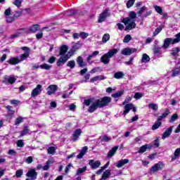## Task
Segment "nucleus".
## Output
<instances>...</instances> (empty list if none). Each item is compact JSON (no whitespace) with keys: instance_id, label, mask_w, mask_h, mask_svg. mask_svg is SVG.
Here are the masks:
<instances>
[{"instance_id":"1","label":"nucleus","mask_w":180,"mask_h":180,"mask_svg":"<svg viewBox=\"0 0 180 180\" xmlns=\"http://www.w3.org/2000/svg\"><path fill=\"white\" fill-rule=\"evenodd\" d=\"M112 102V98L109 96H104L103 98L95 100L94 98H91L89 99H85L84 104L86 106H89L88 112L89 113H94L96 109H101V108H105V106H109V103Z\"/></svg>"},{"instance_id":"2","label":"nucleus","mask_w":180,"mask_h":180,"mask_svg":"<svg viewBox=\"0 0 180 180\" xmlns=\"http://www.w3.org/2000/svg\"><path fill=\"white\" fill-rule=\"evenodd\" d=\"M129 16V17L123 18L122 20V23L126 26L124 30H131L136 28V22H134V19L137 18V14H136L134 11H131Z\"/></svg>"},{"instance_id":"3","label":"nucleus","mask_w":180,"mask_h":180,"mask_svg":"<svg viewBox=\"0 0 180 180\" xmlns=\"http://www.w3.org/2000/svg\"><path fill=\"white\" fill-rule=\"evenodd\" d=\"M119 50L117 49H110L108 53L103 55L101 58V61L103 64L108 65L110 63V58L115 54H117Z\"/></svg>"},{"instance_id":"4","label":"nucleus","mask_w":180,"mask_h":180,"mask_svg":"<svg viewBox=\"0 0 180 180\" xmlns=\"http://www.w3.org/2000/svg\"><path fill=\"white\" fill-rule=\"evenodd\" d=\"M74 53H75V51H72V49H71V50L67 54L60 57V58L56 62V65L58 67H61V65L65 64L67 61H68L69 58L74 56Z\"/></svg>"},{"instance_id":"5","label":"nucleus","mask_w":180,"mask_h":180,"mask_svg":"<svg viewBox=\"0 0 180 180\" xmlns=\"http://www.w3.org/2000/svg\"><path fill=\"white\" fill-rule=\"evenodd\" d=\"M175 39L172 38H166L164 40V44L162 45V49L165 50L169 47V44H176V43H179L180 41V34H177L175 35Z\"/></svg>"},{"instance_id":"6","label":"nucleus","mask_w":180,"mask_h":180,"mask_svg":"<svg viewBox=\"0 0 180 180\" xmlns=\"http://www.w3.org/2000/svg\"><path fill=\"white\" fill-rule=\"evenodd\" d=\"M165 165L162 162H159L158 163L155 164L150 169L149 174H155L158 171H161L165 168Z\"/></svg>"},{"instance_id":"7","label":"nucleus","mask_w":180,"mask_h":180,"mask_svg":"<svg viewBox=\"0 0 180 180\" xmlns=\"http://www.w3.org/2000/svg\"><path fill=\"white\" fill-rule=\"evenodd\" d=\"M54 162L55 161L53 160V159H49L44 166L41 165H37V169H43V171H49V169H50V165L54 164Z\"/></svg>"},{"instance_id":"8","label":"nucleus","mask_w":180,"mask_h":180,"mask_svg":"<svg viewBox=\"0 0 180 180\" xmlns=\"http://www.w3.org/2000/svg\"><path fill=\"white\" fill-rule=\"evenodd\" d=\"M21 50L25 53L20 56V63H21V61H25V60L30 56V48L27 46H22L21 47Z\"/></svg>"},{"instance_id":"9","label":"nucleus","mask_w":180,"mask_h":180,"mask_svg":"<svg viewBox=\"0 0 180 180\" xmlns=\"http://www.w3.org/2000/svg\"><path fill=\"white\" fill-rule=\"evenodd\" d=\"M130 110H132V112H136L137 108H136L134 104L133 103L125 104V105L124 106V111L122 115H124V116H126V115H127V113H129Z\"/></svg>"},{"instance_id":"10","label":"nucleus","mask_w":180,"mask_h":180,"mask_svg":"<svg viewBox=\"0 0 180 180\" xmlns=\"http://www.w3.org/2000/svg\"><path fill=\"white\" fill-rule=\"evenodd\" d=\"M110 16V13H109V9H105L98 16V23H102V22H105L107 18Z\"/></svg>"},{"instance_id":"11","label":"nucleus","mask_w":180,"mask_h":180,"mask_svg":"<svg viewBox=\"0 0 180 180\" xmlns=\"http://www.w3.org/2000/svg\"><path fill=\"white\" fill-rule=\"evenodd\" d=\"M16 82V77L14 75H6L4 77L3 84L13 85Z\"/></svg>"},{"instance_id":"12","label":"nucleus","mask_w":180,"mask_h":180,"mask_svg":"<svg viewBox=\"0 0 180 180\" xmlns=\"http://www.w3.org/2000/svg\"><path fill=\"white\" fill-rule=\"evenodd\" d=\"M137 51V49L136 48H124V49L122 50L121 53L122 56H131L133 53H136Z\"/></svg>"},{"instance_id":"13","label":"nucleus","mask_w":180,"mask_h":180,"mask_svg":"<svg viewBox=\"0 0 180 180\" xmlns=\"http://www.w3.org/2000/svg\"><path fill=\"white\" fill-rule=\"evenodd\" d=\"M26 176L27 178H30L31 180L37 179V172H36V169H30L26 174Z\"/></svg>"},{"instance_id":"14","label":"nucleus","mask_w":180,"mask_h":180,"mask_svg":"<svg viewBox=\"0 0 180 180\" xmlns=\"http://www.w3.org/2000/svg\"><path fill=\"white\" fill-rule=\"evenodd\" d=\"M41 88L42 86L41 84H38L37 86V88H34L32 93H31V96L32 98H36V96H37L38 95H40V94H41Z\"/></svg>"},{"instance_id":"15","label":"nucleus","mask_w":180,"mask_h":180,"mask_svg":"<svg viewBox=\"0 0 180 180\" xmlns=\"http://www.w3.org/2000/svg\"><path fill=\"white\" fill-rule=\"evenodd\" d=\"M79 154L77 155V160H81L84 158V155H86L88 153V146L83 147L81 150H79Z\"/></svg>"},{"instance_id":"16","label":"nucleus","mask_w":180,"mask_h":180,"mask_svg":"<svg viewBox=\"0 0 180 180\" xmlns=\"http://www.w3.org/2000/svg\"><path fill=\"white\" fill-rule=\"evenodd\" d=\"M89 165H90L92 169H96V168L101 167V162L99 160H91L89 162Z\"/></svg>"},{"instance_id":"17","label":"nucleus","mask_w":180,"mask_h":180,"mask_svg":"<svg viewBox=\"0 0 180 180\" xmlns=\"http://www.w3.org/2000/svg\"><path fill=\"white\" fill-rule=\"evenodd\" d=\"M58 89V86L56 84H51L49 86L47 89V95H53V94H56V91Z\"/></svg>"},{"instance_id":"18","label":"nucleus","mask_w":180,"mask_h":180,"mask_svg":"<svg viewBox=\"0 0 180 180\" xmlns=\"http://www.w3.org/2000/svg\"><path fill=\"white\" fill-rule=\"evenodd\" d=\"M82 134V130L81 129H77L75 131L72 136V139L73 141H77L78 139L79 138V136Z\"/></svg>"},{"instance_id":"19","label":"nucleus","mask_w":180,"mask_h":180,"mask_svg":"<svg viewBox=\"0 0 180 180\" xmlns=\"http://www.w3.org/2000/svg\"><path fill=\"white\" fill-rule=\"evenodd\" d=\"M172 133V127H170L167 128L165 131L162 135V140H165V139H167V137H169L171 136V134Z\"/></svg>"},{"instance_id":"20","label":"nucleus","mask_w":180,"mask_h":180,"mask_svg":"<svg viewBox=\"0 0 180 180\" xmlns=\"http://www.w3.org/2000/svg\"><path fill=\"white\" fill-rule=\"evenodd\" d=\"M11 8H8L6 9V11L4 12V15L6 18V21L8 23H11V22H13V20H15L14 18L9 17V15H11Z\"/></svg>"},{"instance_id":"21","label":"nucleus","mask_w":180,"mask_h":180,"mask_svg":"<svg viewBox=\"0 0 180 180\" xmlns=\"http://www.w3.org/2000/svg\"><path fill=\"white\" fill-rule=\"evenodd\" d=\"M68 51V46L67 45H62L59 49V56H65V53Z\"/></svg>"},{"instance_id":"22","label":"nucleus","mask_w":180,"mask_h":180,"mask_svg":"<svg viewBox=\"0 0 180 180\" xmlns=\"http://www.w3.org/2000/svg\"><path fill=\"white\" fill-rule=\"evenodd\" d=\"M129 159L121 160L117 162L116 167L122 168V167H123V165H126V164H129Z\"/></svg>"},{"instance_id":"23","label":"nucleus","mask_w":180,"mask_h":180,"mask_svg":"<svg viewBox=\"0 0 180 180\" xmlns=\"http://www.w3.org/2000/svg\"><path fill=\"white\" fill-rule=\"evenodd\" d=\"M119 148V146H114L108 153V155L107 156L109 158H112V157H113L115 155V154H116V152L117 151Z\"/></svg>"},{"instance_id":"24","label":"nucleus","mask_w":180,"mask_h":180,"mask_svg":"<svg viewBox=\"0 0 180 180\" xmlns=\"http://www.w3.org/2000/svg\"><path fill=\"white\" fill-rule=\"evenodd\" d=\"M77 63L78 64L79 67L81 68H84V67H86V63L84 62V58L82 57L79 56L77 58Z\"/></svg>"},{"instance_id":"25","label":"nucleus","mask_w":180,"mask_h":180,"mask_svg":"<svg viewBox=\"0 0 180 180\" xmlns=\"http://www.w3.org/2000/svg\"><path fill=\"white\" fill-rule=\"evenodd\" d=\"M7 63L11 65H16V64H19V63H20V60H19V58H11L7 61Z\"/></svg>"},{"instance_id":"26","label":"nucleus","mask_w":180,"mask_h":180,"mask_svg":"<svg viewBox=\"0 0 180 180\" xmlns=\"http://www.w3.org/2000/svg\"><path fill=\"white\" fill-rule=\"evenodd\" d=\"M39 30H40V25L39 24L33 25L30 28V32H31V33H36V32H39Z\"/></svg>"},{"instance_id":"27","label":"nucleus","mask_w":180,"mask_h":180,"mask_svg":"<svg viewBox=\"0 0 180 180\" xmlns=\"http://www.w3.org/2000/svg\"><path fill=\"white\" fill-rule=\"evenodd\" d=\"M180 74V67H175L172 70V77H178Z\"/></svg>"},{"instance_id":"28","label":"nucleus","mask_w":180,"mask_h":180,"mask_svg":"<svg viewBox=\"0 0 180 180\" xmlns=\"http://www.w3.org/2000/svg\"><path fill=\"white\" fill-rule=\"evenodd\" d=\"M106 77H105L103 75H98V76H96L94 77H92L90 81L91 82H96V81H102L103 79H105Z\"/></svg>"},{"instance_id":"29","label":"nucleus","mask_w":180,"mask_h":180,"mask_svg":"<svg viewBox=\"0 0 180 180\" xmlns=\"http://www.w3.org/2000/svg\"><path fill=\"white\" fill-rule=\"evenodd\" d=\"M169 115V110L168 108L166 109L165 112L164 113L162 114V115H160L158 120L159 122H161V120H162V119H165V117H167V116H168Z\"/></svg>"},{"instance_id":"30","label":"nucleus","mask_w":180,"mask_h":180,"mask_svg":"<svg viewBox=\"0 0 180 180\" xmlns=\"http://www.w3.org/2000/svg\"><path fill=\"white\" fill-rule=\"evenodd\" d=\"M180 157V148H178L174 151V156L172 157V161H175L176 158H179Z\"/></svg>"},{"instance_id":"31","label":"nucleus","mask_w":180,"mask_h":180,"mask_svg":"<svg viewBox=\"0 0 180 180\" xmlns=\"http://www.w3.org/2000/svg\"><path fill=\"white\" fill-rule=\"evenodd\" d=\"M123 77H124V73H123V72L120 71L114 74V78H115V79H122Z\"/></svg>"},{"instance_id":"32","label":"nucleus","mask_w":180,"mask_h":180,"mask_svg":"<svg viewBox=\"0 0 180 180\" xmlns=\"http://www.w3.org/2000/svg\"><path fill=\"white\" fill-rule=\"evenodd\" d=\"M77 13V11L75 9H70L65 11L64 15L65 16H72V15H75Z\"/></svg>"},{"instance_id":"33","label":"nucleus","mask_w":180,"mask_h":180,"mask_svg":"<svg viewBox=\"0 0 180 180\" xmlns=\"http://www.w3.org/2000/svg\"><path fill=\"white\" fill-rule=\"evenodd\" d=\"M141 63H150V56L147 53H143L141 58Z\"/></svg>"},{"instance_id":"34","label":"nucleus","mask_w":180,"mask_h":180,"mask_svg":"<svg viewBox=\"0 0 180 180\" xmlns=\"http://www.w3.org/2000/svg\"><path fill=\"white\" fill-rule=\"evenodd\" d=\"M29 131H30L29 127L27 126L24 127L23 130L20 131V137H23V136H26V134H28Z\"/></svg>"},{"instance_id":"35","label":"nucleus","mask_w":180,"mask_h":180,"mask_svg":"<svg viewBox=\"0 0 180 180\" xmlns=\"http://www.w3.org/2000/svg\"><path fill=\"white\" fill-rule=\"evenodd\" d=\"M23 30H25V29H20L18 32H15V34L11 36V39H15V37H19L20 34L23 33Z\"/></svg>"},{"instance_id":"36","label":"nucleus","mask_w":180,"mask_h":180,"mask_svg":"<svg viewBox=\"0 0 180 180\" xmlns=\"http://www.w3.org/2000/svg\"><path fill=\"white\" fill-rule=\"evenodd\" d=\"M57 148L54 146H51L47 148V153L48 154H51V155H54L56 154V150Z\"/></svg>"},{"instance_id":"37","label":"nucleus","mask_w":180,"mask_h":180,"mask_svg":"<svg viewBox=\"0 0 180 180\" xmlns=\"http://www.w3.org/2000/svg\"><path fill=\"white\" fill-rule=\"evenodd\" d=\"M180 51V49L179 47L173 48L171 52V55L174 57H176Z\"/></svg>"},{"instance_id":"38","label":"nucleus","mask_w":180,"mask_h":180,"mask_svg":"<svg viewBox=\"0 0 180 180\" xmlns=\"http://www.w3.org/2000/svg\"><path fill=\"white\" fill-rule=\"evenodd\" d=\"M109 176H110V170L107 169L103 172L102 175V179L106 180L108 178H109Z\"/></svg>"},{"instance_id":"39","label":"nucleus","mask_w":180,"mask_h":180,"mask_svg":"<svg viewBox=\"0 0 180 180\" xmlns=\"http://www.w3.org/2000/svg\"><path fill=\"white\" fill-rule=\"evenodd\" d=\"M123 94H124L123 90H121V91H117V92L115 93V94H112L111 95V96H112V98H115L116 99L117 98H120V96H122V95H123Z\"/></svg>"},{"instance_id":"40","label":"nucleus","mask_w":180,"mask_h":180,"mask_svg":"<svg viewBox=\"0 0 180 180\" xmlns=\"http://www.w3.org/2000/svg\"><path fill=\"white\" fill-rule=\"evenodd\" d=\"M162 124V122L161 121H159L158 119V122H155L153 126H152V130H157Z\"/></svg>"},{"instance_id":"41","label":"nucleus","mask_w":180,"mask_h":180,"mask_svg":"<svg viewBox=\"0 0 180 180\" xmlns=\"http://www.w3.org/2000/svg\"><path fill=\"white\" fill-rule=\"evenodd\" d=\"M148 148V144L143 145L139 148V150H138V153H146V151H147Z\"/></svg>"},{"instance_id":"42","label":"nucleus","mask_w":180,"mask_h":180,"mask_svg":"<svg viewBox=\"0 0 180 180\" xmlns=\"http://www.w3.org/2000/svg\"><path fill=\"white\" fill-rule=\"evenodd\" d=\"M100 139H101V141H104L105 143H108V141H110V140H112V138H110V136H108V135L101 136Z\"/></svg>"},{"instance_id":"43","label":"nucleus","mask_w":180,"mask_h":180,"mask_svg":"<svg viewBox=\"0 0 180 180\" xmlns=\"http://www.w3.org/2000/svg\"><path fill=\"white\" fill-rule=\"evenodd\" d=\"M110 39V35L109 34H105L103 36L102 41L103 43H106L107 41H109Z\"/></svg>"},{"instance_id":"44","label":"nucleus","mask_w":180,"mask_h":180,"mask_svg":"<svg viewBox=\"0 0 180 180\" xmlns=\"http://www.w3.org/2000/svg\"><path fill=\"white\" fill-rule=\"evenodd\" d=\"M148 108L149 109H152L153 110H158V105L155 103H149Z\"/></svg>"},{"instance_id":"45","label":"nucleus","mask_w":180,"mask_h":180,"mask_svg":"<svg viewBox=\"0 0 180 180\" xmlns=\"http://www.w3.org/2000/svg\"><path fill=\"white\" fill-rule=\"evenodd\" d=\"M155 11L159 13V15H162V8L160 6H153Z\"/></svg>"},{"instance_id":"46","label":"nucleus","mask_w":180,"mask_h":180,"mask_svg":"<svg viewBox=\"0 0 180 180\" xmlns=\"http://www.w3.org/2000/svg\"><path fill=\"white\" fill-rule=\"evenodd\" d=\"M162 30V27L160 26L158 28L155 29V30L153 32V37H155L159 33H161Z\"/></svg>"},{"instance_id":"47","label":"nucleus","mask_w":180,"mask_h":180,"mask_svg":"<svg viewBox=\"0 0 180 180\" xmlns=\"http://www.w3.org/2000/svg\"><path fill=\"white\" fill-rule=\"evenodd\" d=\"M86 171V166L84 167L83 168H79L77 171V175H81V174H84Z\"/></svg>"},{"instance_id":"48","label":"nucleus","mask_w":180,"mask_h":180,"mask_svg":"<svg viewBox=\"0 0 180 180\" xmlns=\"http://www.w3.org/2000/svg\"><path fill=\"white\" fill-rule=\"evenodd\" d=\"M40 68L41 70H51V65H49L47 63L42 64L39 65Z\"/></svg>"},{"instance_id":"49","label":"nucleus","mask_w":180,"mask_h":180,"mask_svg":"<svg viewBox=\"0 0 180 180\" xmlns=\"http://www.w3.org/2000/svg\"><path fill=\"white\" fill-rule=\"evenodd\" d=\"M20 123H23V117H18L15 119V124L18 126V124H20Z\"/></svg>"},{"instance_id":"50","label":"nucleus","mask_w":180,"mask_h":180,"mask_svg":"<svg viewBox=\"0 0 180 180\" xmlns=\"http://www.w3.org/2000/svg\"><path fill=\"white\" fill-rule=\"evenodd\" d=\"M179 116L176 113H174L170 118L169 120V123H174V122H175V120H176V119H178Z\"/></svg>"},{"instance_id":"51","label":"nucleus","mask_w":180,"mask_h":180,"mask_svg":"<svg viewBox=\"0 0 180 180\" xmlns=\"http://www.w3.org/2000/svg\"><path fill=\"white\" fill-rule=\"evenodd\" d=\"M146 9H147V7L143 6L140 8V10L138 11V15L141 18L143 16V13L146 11Z\"/></svg>"},{"instance_id":"52","label":"nucleus","mask_w":180,"mask_h":180,"mask_svg":"<svg viewBox=\"0 0 180 180\" xmlns=\"http://www.w3.org/2000/svg\"><path fill=\"white\" fill-rule=\"evenodd\" d=\"M153 53L154 54H160V53H161V48H160L158 46H155Z\"/></svg>"},{"instance_id":"53","label":"nucleus","mask_w":180,"mask_h":180,"mask_svg":"<svg viewBox=\"0 0 180 180\" xmlns=\"http://www.w3.org/2000/svg\"><path fill=\"white\" fill-rule=\"evenodd\" d=\"M79 49H81V44L79 43H76L72 48V51H76L77 50H79Z\"/></svg>"},{"instance_id":"54","label":"nucleus","mask_w":180,"mask_h":180,"mask_svg":"<svg viewBox=\"0 0 180 180\" xmlns=\"http://www.w3.org/2000/svg\"><path fill=\"white\" fill-rule=\"evenodd\" d=\"M130 40H131V35L130 34H127L124 39H123V41L124 43H129V41H130Z\"/></svg>"},{"instance_id":"55","label":"nucleus","mask_w":180,"mask_h":180,"mask_svg":"<svg viewBox=\"0 0 180 180\" xmlns=\"http://www.w3.org/2000/svg\"><path fill=\"white\" fill-rule=\"evenodd\" d=\"M143 95L144 94L143 93L136 92L134 96V99H140L141 98H143Z\"/></svg>"},{"instance_id":"56","label":"nucleus","mask_w":180,"mask_h":180,"mask_svg":"<svg viewBox=\"0 0 180 180\" xmlns=\"http://www.w3.org/2000/svg\"><path fill=\"white\" fill-rule=\"evenodd\" d=\"M134 2H136V0H129L127 2V8H131V6L134 5Z\"/></svg>"},{"instance_id":"57","label":"nucleus","mask_w":180,"mask_h":180,"mask_svg":"<svg viewBox=\"0 0 180 180\" xmlns=\"http://www.w3.org/2000/svg\"><path fill=\"white\" fill-rule=\"evenodd\" d=\"M68 67H70V68H74L75 67V60H70L67 63Z\"/></svg>"},{"instance_id":"58","label":"nucleus","mask_w":180,"mask_h":180,"mask_svg":"<svg viewBox=\"0 0 180 180\" xmlns=\"http://www.w3.org/2000/svg\"><path fill=\"white\" fill-rule=\"evenodd\" d=\"M132 98V96H127L125 100L122 103V105H127V103L131 101Z\"/></svg>"},{"instance_id":"59","label":"nucleus","mask_w":180,"mask_h":180,"mask_svg":"<svg viewBox=\"0 0 180 180\" xmlns=\"http://www.w3.org/2000/svg\"><path fill=\"white\" fill-rule=\"evenodd\" d=\"M22 175H23V169H18L16 171L15 176L17 178H20V176H22Z\"/></svg>"},{"instance_id":"60","label":"nucleus","mask_w":180,"mask_h":180,"mask_svg":"<svg viewBox=\"0 0 180 180\" xmlns=\"http://www.w3.org/2000/svg\"><path fill=\"white\" fill-rule=\"evenodd\" d=\"M13 4V5H15V6H17L18 8H20V6H22V0H15Z\"/></svg>"},{"instance_id":"61","label":"nucleus","mask_w":180,"mask_h":180,"mask_svg":"<svg viewBox=\"0 0 180 180\" xmlns=\"http://www.w3.org/2000/svg\"><path fill=\"white\" fill-rule=\"evenodd\" d=\"M25 146V142H23V140L20 139L17 141V147H23Z\"/></svg>"},{"instance_id":"62","label":"nucleus","mask_w":180,"mask_h":180,"mask_svg":"<svg viewBox=\"0 0 180 180\" xmlns=\"http://www.w3.org/2000/svg\"><path fill=\"white\" fill-rule=\"evenodd\" d=\"M80 37H82V39H86V37H88V36H89V34L85 32H82L79 34Z\"/></svg>"},{"instance_id":"63","label":"nucleus","mask_w":180,"mask_h":180,"mask_svg":"<svg viewBox=\"0 0 180 180\" xmlns=\"http://www.w3.org/2000/svg\"><path fill=\"white\" fill-rule=\"evenodd\" d=\"M100 70H101L100 67H96V68H93L90 71V72H91V74H95V72H99Z\"/></svg>"},{"instance_id":"64","label":"nucleus","mask_w":180,"mask_h":180,"mask_svg":"<svg viewBox=\"0 0 180 180\" xmlns=\"http://www.w3.org/2000/svg\"><path fill=\"white\" fill-rule=\"evenodd\" d=\"M25 162H26L27 164H32V162H33V157L29 156V157L25 160Z\"/></svg>"}]
</instances>
